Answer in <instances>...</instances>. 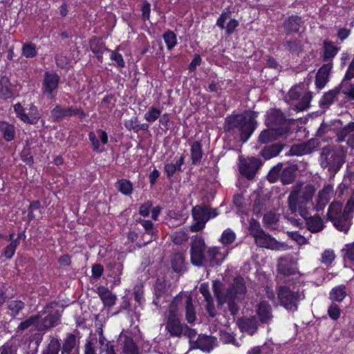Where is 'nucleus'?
<instances>
[{
    "label": "nucleus",
    "instance_id": "obj_45",
    "mask_svg": "<svg viewBox=\"0 0 354 354\" xmlns=\"http://www.w3.org/2000/svg\"><path fill=\"white\" fill-rule=\"evenodd\" d=\"M346 296V287L344 286H339L333 288L330 292V299L341 302Z\"/></svg>",
    "mask_w": 354,
    "mask_h": 354
},
{
    "label": "nucleus",
    "instance_id": "obj_52",
    "mask_svg": "<svg viewBox=\"0 0 354 354\" xmlns=\"http://www.w3.org/2000/svg\"><path fill=\"white\" fill-rule=\"evenodd\" d=\"M167 288V281L164 279H157L154 286V291L156 297L159 298L161 297L166 292Z\"/></svg>",
    "mask_w": 354,
    "mask_h": 354
},
{
    "label": "nucleus",
    "instance_id": "obj_44",
    "mask_svg": "<svg viewBox=\"0 0 354 354\" xmlns=\"http://www.w3.org/2000/svg\"><path fill=\"white\" fill-rule=\"evenodd\" d=\"M324 53L323 59L324 61H327L334 57L339 50L338 48L334 46L331 41H326L324 42Z\"/></svg>",
    "mask_w": 354,
    "mask_h": 354
},
{
    "label": "nucleus",
    "instance_id": "obj_60",
    "mask_svg": "<svg viewBox=\"0 0 354 354\" xmlns=\"http://www.w3.org/2000/svg\"><path fill=\"white\" fill-rule=\"evenodd\" d=\"M263 221L264 225L266 227H269L272 226L273 224L277 223L278 221V218L277 217V215L274 213L268 212L263 216Z\"/></svg>",
    "mask_w": 354,
    "mask_h": 354
},
{
    "label": "nucleus",
    "instance_id": "obj_17",
    "mask_svg": "<svg viewBox=\"0 0 354 354\" xmlns=\"http://www.w3.org/2000/svg\"><path fill=\"white\" fill-rule=\"evenodd\" d=\"M124 354H139L138 347L130 334L121 333L118 339Z\"/></svg>",
    "mask_w": 354,
    "mask_h": 354
},
{
    "label": "nucleus",
    "instance_id": "obj_4",
    "mask_svg": "<svg viewBox=\"0 0 354 354\" xmlns=\"http://www.w3.org/2000/svg\"><path fill=\"white\" fill-rule=\"evenodd\" d=\"M315 192V188L312 185L304 187L300 185L294 186L288 198L290 212L295 214L298 211L301 216L306 218L309 214L307 205L311 202Z\"/></svg>",
    "mask_w": 354,
    "mask_h": 354
},
{
    "label": "nucleus",
    "instance_id": "obj_11",
    "mask_svg": "<svg viewBox=\"0 0 354 354\" xmlns=\"http://www.w3.org/2000/svg\"><path fill=\"white\" fill-rule=\"evenodd\" d=\"M295 119H288L284 114L279 109H272L268 113L265 123L268 127L279 128L281 127H288L292 123Z\"/></svg>",
    "mask_w": 354,
    "mask_h": 354
},
{
    "label": "nucleus",
    "instance_id": "obj_20",
    "mask_svg": "<svg viewBox=\"0 0 354 354\" xmlns=\"http://www.w3.org/2000/svg\"><path fill=\"white\" fill-rule=\"evenodd\" d=\"M59 82V77L57 74L46 72L43 82L44 93L50 94L52 97V93L57 88Z\"/></svg>",
    "mask_w": 354,
    "mask_h": 354
},
{
    "label": "nucleus",
    "instance_id": "obj_10",
    "mask_svg": "<svg viewBox=\"0 0 354 354\" xmlns=\"http://www.w3.org/2000/svg\"><path fill=\"white\" fill-rule=\"evenodd\" d=\"M261 160L259 158L251 157L247 159L240 158L239 169L241 175L248 180L254 178L257 171L261 166Z\"/></svg>",
    "mask_w": 354,
    "mask_h": 354
},
{
    "label": "nucleus",
    "instance_id": "obj_31",
    "mask_svg": "<svg viewBox=\"0 0 354 354\" xmlns=\"http://www.w3.org/2000/svg\"><path fill=\"white\" fill-rule=\"evenodd\" d=\"M89 46L91 51L96 55L99 61H102V54L107 50L102 40L100 38L93 37L90 40Z\"/></svg>",
    "mask_w": 354,
    "mask_h": 354
},
{
    "label": "nucleus",
    "instance_id": "obj_57",
    "mask_svg": "<svg viewBox=\"0 0 354 354\" xmlns=\"http://www.w3.org/2000/svg\"><path fill=\"white\" fill-rule=\"evenodd\" d=\"M56 64L61 68H67L69 64V59L63 53H57L55 55Z\"/></svg>",
    "mask_w": 354,
    "mask_h": 354
},
{
    "label": "nucleus",
    "instance_id": "obj_54",
    "mask_svg": "<svg viewBox=\"0 0 354 354\" xmlns=\"http://www.w3.org/2000/svg\"><path fill=\"white\" fill-rule=\"evenodd\" d=\"M235 239V233L230 229H227L223 232L220 241L223 245H227L232 243Z\"/></svg>",
    "mask_w": 354,
    "mask_h": 354
},
{
    "label": "nucleus",
    "instance_id": "obj_55",
    "mask_svg": "<svg viewBox=\"0 0 354 354\" xmlns=\"http://www.w3.org/2000/svg\"><path fill=\"white\" fill-rule=\"evenodd\" d=\"M163 39L169 50H171L176 44V36L174 32L168 30L163 35Z\"/></svg>",
    "mask_w": 354,
    "mask_h": 354
},
{
    "label": "nucleus",
    "instance_id": "obj_15",
    "mask_svg": "<svg viewBox=\"0 0 354 354\" xmlns=\"http://www.w3.org/2000/svg\"><path fill=\"white\" fill-rule=\"evenodd\" d=\"M254 238L257 245L259 247L266 248L275 250L287 249L288 248L286 243L278 242L270 234H266L264 231L263 232H260L259 234H257Z\"/></svg>",
    "mask_w": 354,
    "mask_h": 354
},
{
    "label": "nucleus",
    "instance_id": "obj_61",
    "mask_svg": "<svg viewBox=\"0 0 354 354\" xmlns=\"http://www.w3.org/2000/svg\"><path fill=\"white\" fill-rule=\"evenodd\" d=\"M182 300V297L180 296H176L173 301L171 302L169 305V313L167 316H170L171 315H177V310H178V304L180 303Z\"/></svg>",
    "mask_w": 354,
    "mask_h": 354
},
{
    "label": "nucleus",
    "instance_id": "obj_3",
    "mask_svg": "<svg viewBox=\"0 0 354 354\" xmlns=\"http://www.w3.org/2000/svg\"><path fill=\"white\" fill-rule=\"evenodd\" d=\"M346 156V151L343 147L324 146L319 154V165L327 171L330 177H334L345 163Z\"/></svg>",
    "mask_w": 354,
    "mask_h": 354
},
{
    "label": "nucleus",
    "instance_id": "obj_21",
    "mask_svg": "<svg viewBox=\"0 0 354 354\" xmlns=\"http://www.w3.org/2000/svg\"><path fill=\"white\" fill-rule=\"evenodd\" d=\"M216 339L212 336L198 335L194 347L203 351L209 352L215 346Z\"/></svg>",
    "mask_w": 354,
    "mask_h": 354
},
{
    "label": "nucleus",
    "instance_id": "obj_6",
    "mask_svg": "<svg viewBox=\"0 0 354 354\" xmlns=\"http://www.w3.org/2000/svg\"><path fill=\"white\" fill-rule=\"evenodd\" d=\"M277 297L280 304L286 310L295 312L298 308V303L303 300L305 296L303 291H295L288 286H280L277 288Z\"/></svg>",
    "mask_w": 354,
    "mask_h": 354
},
{
    "label": "nucleus",
    "instance_id": "obj_41",
    "mask_svg": "<svg viewBox=\"0 0 354 354\" xmlns=\"http://www.w3.org/2000/svg\"><path fill=\"white\" fill-rule=\"evenodd\" d=\"M340 93L339 86L335 88L333 90L329 91L326 93H325L320 100L319 104L321 106H328L330 105L333 101L335 97Z\"/></svg>",
    "mask_w": 354,
    "mask_h": 354
},
{
    "label": "nucleus",
    "instance_id": "obj_19",
    "mask_svg": "<svg viewBox=\"0 0 354 354\" xmlns=\"http://www.w3.org/2000/svg\"><path fill=\"white\" fill-rule=\"evenodd\" d=\"M61 354H79V345L74 334H67L62 344Z\"/></svg>",
    "mask_w": 354,
    "mask_h": 354
},
{
    "label": "nucleus",
    "instance_id": "obj_13",
    "mask_svg": "<svg viewBox=\"0 0 354 354\" xmlns=\"http://www.w3.org/2000/svg\"><path fill=\"white\" fill-rule=\"evenodd\" d=\"M51 114L55 121H60L64 118L71 117L73 115H79L81 119L86 117V113L82 109L74 107L73 106L67 108H63L60 105H56L51 111Z\"/></svg>",
    "mask_w": 354,
    "mask_h": 354
},
{
    "label": "nucleus",
    "instance_id": "obj_36",
    "mask_svg": "<svg viewBox=\"0 0 354 354\" xmlns=\"http://www.w3.org/2000/svg\"><path fill=\"white\" fill-rule=\"evenodd\" d=\"M184 257L180 253H176L173 255L171 262V268L176 272L180 273L185 270Z\"/></svg>",
    "mask_w": 354,
    "mask_h": 354
},
{
    "label": "nucleus",
    "instance_id": "obj_47",
    "mask_svg": "<svg viewBox=\"0 0 354 354\" xmlns=\"http://www.w3.org/2000/svg\"><path fill=\"white\" fill-rule=\"evenodd\" d=\"M25 307V304L20 300H12L8 303V309L11 311V315L15 317Z\"/></svg>",
    "mask_w": 354,
    "mask_h": 354
},
{
    "label": "nucleus",
    "instance_id": "obj_64",
    "mask_svg": "<svg viewBox=\"0 0 354 354\" xmlns=\"http://www.w3.org/2000/svg\"><path fill=\"white\" fill-rule=\"evenodd\" d=\"M335 259V254L332 250H325L322 255V263L330 265Z\"/></svg>",
    "mask_w": 354,
    "mask_h": 354
},
{
    "label": "nucleus",
    "instance_id": "obj_30",
    "mask_svg": "<svg viewBox=\"0 0 354 354\" xmlns=\"http://www.w3.org/2000/svg\"><path fill=\"white\" fill-rule=\"evenodd\" d=\"M352 78L345 75L344 80L338 86L339 91L344 94L349 100H354V84L350 82Z\"/></svg>",
    "mask_w": 354,
    "mask_h": 354
},
{
    "label": "nucleus",
    "instance_id": "obj_14",
    "mask_svg": "<svg viewBox=\"0 0 354 354\" xmlns=\"http://www.w3.org/2000/svg\"><path fill=\"white\" fill-rule=\"evenodd\" d=\"M320 142L315 138H312L306 142L293 145L290 149L292 156H304L310 154L319 146Z\"/></svg>",
    "mask_w": 354,
    "mask_h": 354
},
{
    "label": "nucleus",
    "instance_id": "obj_49",
    "mask_svg": "<svg viewBox=\"0 0 354 354\" xmlns=\"http://www.w3.org/2000/svg\"><path fill=\"white\" fill-rule=\"evenodd\" d=\"M312 100V93L307 92L301 99L300 102L295 106L294 110L302 111L310 106V102Z\"/></svg>",
    "mask_w": 354,
    "mask_h": 354
},
{
    "label": "nucleus",
    "instance_id": "obj_40",
    "mask_svg": "<svg viewBox=\"0 0 354 354\" xmlns=\"http://www.w3.org/2000/svg\"><path fill=\"white\" fill-rule=\"evenodd\" d=\"M185 317L189 324H192L196 320V312L193 305L191 296L187 297L185 302Z\"/></svg>",
    "mask_w": 354,
    "mask_h": 354
},
{
    "label": "nucleus",
    "instance_id": "obj_26",
    "mask_svg": "<svg viewBox=\"0 0 354 354\" xmlns=\"http://www.w3.org/2000/svg\"><path fill=\"white\" fill-rule=\"evenodd\" d=\"M285 145L281 143H275L271 145L265 147L261 151V156L266 159L269 160L273 157L277 156L283 149Z\"/></svg>",
    "mask_w": 354,
    "mask_h": 354
},
{
    "label": "nucleus",
    "instance_id": "obj_5",
    "mask_svg": "<svg viewBox=\"0 0 354 354\" xmlns=\"http://www.w3.org/2000/svg\"><path fill=\"white\" fill-rule=\"evenodd\" d=\"M57 304L54 303L49 304L38 314L39 318L36 324V331L38 334H44L46 330L60 324L61 314L55 308Z\"/></svg>",
    "mask_w": 354,
    "mask_h": 354
},
{
    "label": "nucleus",
    "instance_id": "obj_25",
    "mask_svg": "<svg viewBox=\"0 0 354 354\" xmlns=\"http://www.w3.org/2000/svg\"><path fill=\"white\" fill-rule=\"evenodd\" d=\"M257 315L262 323H268L273 317L270 305L265 301H261L258 306Z\"/></svg>",
    "mask_w": 354,
    "mask_h": 354
},
{
    "label": "nucleus",
    "instance_id": "obj_18",
    "mask_svg": "<svg viewBox=\"0 0 354 354\" xmlns=\"http://www.w3.org/2000/svg\"><path fill=\"white\" fill-rule=\"evenodd\" d=\"M165 329L172 337H179L181 336L183 328L178 315L167 316Z\"/></svg>",
    "mask_w": 354,
    "mask_h": 354
},
{
    "label": "nucleus",
    "instance_id": "obj_9",
    "mask_svg": "<svg viewBox=\"0 0 354 354\" xmlns=\"http://www.w3.org/2000/svg\"><path fill=\"white\" fill-rule=\"evenodd\" d=\"M190 256L191 262L196 266L205 265V251L206 245L205 241L200 236H196L191 242Z\"/></svg>",
    "mask_w": 354,
    "mask_h": 354
},
{
    "label": "nucleus",
    "instance_id": "obj_24",
    "mask_svg": "<svg viewBox=\"0 0 354 354\" xmlns=\"http://www.w3.org/2000/svg\"><path fill=\"white\" fill-rule=\"evenodd\" d=\"M333 192V187L330 185L324 187V189L319 193L317 205L315 208L319 211L324 208L326 204L328 202L331 194Z\"/></svg>",
    "mask_w": 354,
    "mask_h": 354
},
{
    "label": "nucleus",
    "instance_id": "obj_22",
    "mask_svg": "<svg viewBox=\"0 0 354 354\" xmlns=\"http://www.w3.org/2000/svg\"><path fill=\"white\" fill-rule=\"evenodd\" d=\"M205 258V264L208 262L210 266L220 264L223 259V254L216 247L209 248L206 251Z\"/></svg>",
    "mask_w": 354,
    "mask_h": 354
},
{
    "label": "nucleus",
    "instance_id": "obj_59",
    "mask_svg": "<svg viewBox=\"0 0 354 354\" xmlns=\"http://www.w3.org/2000/svg\"><path fill=\"white\" fill-rule=\"evenodd\" d=\"M249 230L253 237H255L257 234H259L260 232H263V229L261 227L260 223L254 218H252L250 221Z\"/></svg>",
    "mask_w": 354,
    "mask_h": 354
},
{
    "label": "nucleus",
    "instance_id": "obj_29",
    "mask_svg": "<svg viewBox=\"0 0 354 354\" xmlns=\"http://www.w3.org/2000/svg\"><path fill=\"white\" fill-rule=\"evenodd\" d=\"M283 46L286 48V50L292 54L299 55L304 50L301 40L296 38L288 39L286 37L283 41Z\"/></svg>",
    "mask_w": 354,
    "mask_h": 354
},
{
    "label": "nucleus",
    "instance_id": "obj_2",
    "mask_svg": "<svg viewBox=\"0 0 354 354\" xmlns=\"http://www.w3.org/2000/svg\"><path fill=\"white\" fill-rule=\"evenodd\" d=\"M257 115L258 113L253 111L228 115L225 119L223 130L232 134L239 133L240 140L244 143L257 127Z\"/></svg>",
    "mask_w": 354,
    "mask_h": 354
},
{
    "label": "nucleus",
    "instance_id": "obj_12",
    "mask_svg": "<svg viewBox=\"0 0 354 354\" xmlns=\"http://www.w3.org/2000/svg\"><path fill=\"white\" fill-rule=\"evenodd\" d=\"M289 131L290 127H268V129H264L260 133L257 141L260 144H268L286 135Z\"/></svg>",
    "mask_w": 354,
    "mask_h": 354
},
{
    "label": "nucleus",
    "instance_id": "obj_50",
    "mask_svg": "<svg viewBox=\"0 0 354 354\" xmlns=\"http://www.w3.org/2000/svg\"><path fill=\"white\" fill-rule=\"evenodd\" d=\"M342 252L345 263L346 262L354 263V243L346 245Z\"/></svg>",
    "mask_w": 354,
    "mask_h": 354
},
{
    "label": "nucleus",
    "instance_id": "obj_23",
    "mask_svg": "<svg viewBox=\"0 0 354 354\" xmlns=\"http://www.w3.org/2000/svg\"><path fill=\"white\" fill-rule=\"evenodd\" d=\"M97 293L102 301L104 306L111 307L113 306L116 300V296L111 292L107 288L104 286H99L97 288Z\"/></svg>",
    "mask_w": 354,
    "mask_h": 354
},
{
    "label": "nucleus",
    "instance_id": "obj_27",
    "mask_svg": "<svg viewBox=\"0 0 354 354\" xmlns=\"http://www.w3.org/2000/svg\"><path fill=\"white\" fill-rule=\"evenodd\" d=\"M137 221L142 225L145 230V233L142 236V239H144L145 236H150V239H147V241L142 243L143 245H146L147 243L152 241L153 236H156L157 230L154 227V224L151 221L140 218Z\"/></svg>",
    "mask_w": 354,
    "mask_h": 354
},
{
    "label": "nucleus",
    "instance_id": "obj_48",
    "mask_svg": "<svg viewBox=\"0 0 354 354\" xmlns=\"http://www.w3.org/2000/svg\"><path fill=\"white\" fill-rule=\"evenodd\" d=\"M283 163L280 162L276 166L273 167L269 171L267 179L270 183H275L279 178H281V174L282 171Z\"/></svg>",
    "mask_w": 354,
    "mask_h": 354
},
{
    "label": "nucleus",
    "instance_id": "obj_42",
    "mask_svg": "<svg viewBox=\"0 0 354 354\" xmlns=\"http://www.w3.org/2000/svg\"><path fill=\"white\" fill-rule=\"evenodd\" d=\"M354 132V122H349L347 125L339 129L337 133V142H342L348 138L351 133Z\"/></svg>",
    "mask_w": 354,
    "mask_h": 354
},
{
    "label": "nucleus",
    "instance_id": "obj_38",
    "mask_svg": "<svg viewBox=\"0 0 354 354\" xmlns=\"http://www.w3.org/2000/svg\"><path fill=\"white\" fill-rule=\"evenodd\" d=\"M203 157L202 145L200 141H194L191 147V158L193 164L201 160Z\"/></svg>",
    "mask_w": 354,
    "mask_h": 354
},
{
    "label": "nucleus",
    "instance_id": "obj_1",
    "mask_svg": "<svg viewBox=\"0 0 354 354\" xmlns=\"http://www.w3.org/2000/svg\"><path fill=\"white\" fill-rule=\"evenodd\" d=\"M213 290L218 306L227 304L232 315L238 314L240 308L239 304L247 292L245 281L242 277H236L234 283L227 288H224L220 281H215L213 283Z\"/></svg>",
    "mask_w": 354,
    "mask_h": 354
},
{
    "label": "nucleus",
    "instance_id": "obj_7",
    "mask_svg": "<svg viewBox=\"0 0 354 354\" xmlns=\"http://www.w3.org/2000/svg\"><path fill=\"white\" fill-rule=\"evenodd\" d=\"M192 212L194 223L189 228L194 232L203 230L209 219L218 214L216 209H212L207 206L196 205L192 208Z\"/></svg>",
    "mask_w": 354,
    "mask_h": 354
},
{
    "label": "nucleus",
    "instance_id": "obj_28",
    "mask_svg": "<svg viewBox=\"0 0 354 354\" xmlns=\"http://www.w3.org/2000/svg\"><path fill=\"white\" fill-rule=\"evenodd\" d=\"M308 216L309 214L306 218H304L306 221L308 230L313 233L322 230L324 225L322 218L318 215Z\"/></svg>",
    "mask_w": 354,
    "mask_h": 354
},
{
    "label": "nucleus",
    "instance_id": "obj_34",
    "mask_svg": "<svg viewBox=\"0 0 354 354\" xmlns=\"http://www.w3.org/2000/svg\"><path fill=\"white\" fill-rule=\"evenodd\" d=\"M185 156L181 155L180 157L176 160L175 163L167 162L165 165V171L168 178H171L176 171H182V165L184 164Z\"/></svg>",
    "mask_w": 354,
    "mask_h": 354
},
{
    "label": "nucleus",
    "instance_id": "obj_53",
    "mask_svg": "<svg viewBox=\"0 0 354 354\" xmlns=\"http://www.w3.org/2000/svg\"><path fill=\"white\" fill-rule=\"evenodd\" d=\"M220 339L223 344H232L236 347L241 346L236 338L230 333L226 331L220 332Z\"/></svg>",
    "mask_w": 354,
    "mask_h": 354
},
{
    "label": "nucleus",
    "instance_id": "obj_51",
    "mask_svg": "<svg viewBox=\"0 0 354 354\" xmlns=\"http://www.w3.org/2000/svg\"><path fill=\"white\" fill-rule=\"evenodd\" d=\"M22 55L26 58H32L37 55V50L35 44L28 42L23 45Z\"/></svg>",
    "mask_w": 354,
    "mask_h": 354
},
{
    "label": "nucleus",
    "instance_id": "obj_43",
    "mask_svg": "<svg viewBox=\"0 0 354 354\" xmlns=\"http://www.w3.org/2000/svg\"><path fill=\"white\" fill-rule=\"evenodd\" d=\"M342 204L337 202L332 203L328 208L327 216L329 220H333L342 216Z\"/></svg>",
    "mask_w": 354,
    "mask_h": 354
},
{
    "label": "nucleus",
    "instance_id": "obj_35",
    "mask_svg": "<svg viewBox=\"0 0 354 354\" xmlns=\"http://www.w3.org/2000/svg\"><path fill=\"white\" fill-rule=\"evenodd\" d=\"M297 168L295 166H289L284 169L282 168L281 174V181L283 185H289L294 182Z\"/></svg>",
    "mask_w": 354,
    "mask_h": 354
},
{
    "label": "nucleus",
    "instance_id": "obj_8",
    "mask_svg": "<svg viewBox=\"0 0 354 354\" xmlns=\"http://www.w3.org/2000/svg\"><path fill=\"white\" fill-rule=\"evenodd\" d=\"M277 271L281 274L290 277L286 281V283L292 282L295 284L299 279L301 274L292 261V257L290 255L279 258L277 261Z\"/></svg>",
    "mask_w": 354,
    "mask_h": 354
},
{
    "label": "nucleus",
    "instance_id": "obj_63",
    "mask_svg": "<svg viewBox=\"0 0 354 354\" xmlns=\"http://www.w3.org/2000/svg\"><path fill=\"white\" fill-rule=\"evenodd\" d=\"M328 314L332 319L337 320L340 315L339 306L335 304H332L328 308Z\"/></svg>",
    "mask_w": 354,
    "mask_h": 354
},
{
    "label": "nucleus",
    "instance_id": "obj_56",
    "mask_svg": "<svg viewBox=\"0 0 354 354\" xmlns=\"http://www.w3.org/2000/svg\"><path fill=\"white\" fill-rule=\"evenodd\" d=\"M160 114L161 111L160 109L152 106L145 113V119L149 122H153L160 116Z\"/></svg>",
    "mask_w": 354,
    "mask_h": 354
},
{
    "label": "nucleus",
    "instance_id": "obj_16",
    "mask_svg": "<svg viewBox=\"0 0 354 354\" xmlns=\"http://www.w3.org/2000/svg\"><path fill=\"white\" fill-rule=\"evenodd\" d=\"M237 325L241 332L253 335L258 330L259 321L255 316L242 317L238 319Z\"/></svg>",
    "mask_w": 354,
    "mask_h": 354
},
{
    "label": "nucleus",
    "instance_id": "obj_32",
    "mask_svg": "<svg viewBox=\"0 0 354 354\" xmlns=\"http://www.w3.org/2000/svg\"><path fill=\"white\" fill-rule=\"evenodd\" d=\"M301 19L297 16H291L285 20L283 23L285 32L287 35L298 32Z\"/></svg>",
    "mask_w": 354,
    "mask_h": 354
},
{
    "label": "nucleus",
    "instance_id": "obj_58",
    "mask_svg": "<svg viewBox=\"0 0 354 354\" xmlns=\"http://www.w3.org/2000/svg\"><path fill=\"white\" fill-rule=\"evenodd\" d=\"M60 350L62 347L59 339L53 337L48 346L47 354H58Z\"/></svg>",
    "mask_w": 354,
    "mask_h": 354
},
{
    "label": "nucleus",
    "instance_id": "obj_33",
    "mask_svg": "<svg viewBox=\"0 0 354 354\" xmlns=\"http://www.w3.org/2000/svg\"><path fill=\"white\" fill-rule=\"evenodd\" d=\"M97 348L99 354H116L113 345L104 337L102 332L99 335Z\"/></svg>",
    "mask_w": 354,
    "mask_h": 354
},
{
    "label": "nucleus",
    "instance_id": "obj_46",
    "mask_svg": "<svg viewBox=\"0 0 354 354\" xmlns=\"http://www.w3.org/2000/svg\"><path fill=\"white\" fill-rule=\"evenodd\" d=\"M115 187L118 189L124 195H130L133 191L132 183L126 179L118 180L115 183Z\"/></svg>",
    "mask_w": 354,
    "mask_h": 354
},
{
    "label": "nucleus",
    "instance_id": "obj_37",
    "mask_svg": "<svg viewBox=\"0 0 354 354\" xmlns=\"http://www.w3.org/2000/svg\"><path fill=\"white\" fill-rule=\"evenodd\" d=\"M0 131L6 141H11L15 136V129L12 124L0 122Z\"/></svg>",
    "mask_w": 354,
    "mask_h": 354
},
{
    "label": "nucleus",
    "instance_id": "obj_62",
    "mask_svg": "<svg viewBox=\"0 0 354 354\" xmlns=\"http://www.w3.org/2000/svg\"><path fill=\"white\" fill-rule=\"evenodd\" d=\"M188 239L187 234L183 231L176 232L173 236V241L175 244L180 245Z\"/></svg>",
    "mask_w": 354,
    "mask_h": 354
},
{
    "label": "nucleus",
    "instance_id": "obj_39",
    "mask_svg": "<svg viewBox=\"0 0 354 354\" xmlns=\"http://www.w3.org/2000/svg\"><path fill=\"white\" fill-rule=\"evenodd\" d=\"M39 315H34L29 317L28 319L21 322L17 328V333H21L28 329L29 327L33 326L35 330H36V324L38 323Z\"/></svg>",
    "mask_w": 354,
    "mask_h": 354
}]
</instances>
